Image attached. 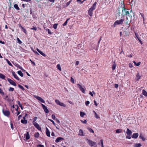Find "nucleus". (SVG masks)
I'll use <instances>...</instances> for the list:
<instances>
[{"label": "nucleus", "mask_w": 147, "mask_h": 147, "mask_svg": "<svg viewBox=\"0 0 147 147\" xmlns=\"http://www.w3.org/2000/svg\"><path fill=\"white\" fill-rule=\"evenodd\" d=\"M98 144L100 145L102 147H104L103 146V140H100V142L98 143Z\"/></svg>", "instance_id": "b1692460"}, {"label": "nucleus", "mask_w": 147, "mask_h": 147, "mask_svg": "<svg viewBox=\"0 0 147 147\" xmlns=\"http://www.w3.org/2000/svg\"><path fill=\"white\" fill-rule=\"evenodd\" d=\"M117 12L119 14V16H124L125 15L127 16L129 14V11H127V9L125 8V5L123 4H122L117 9Z\"/></svg>", "instance_id": "f257e3e1"}, {"label": "nucleus", "mask_w": 147, "mask_h": 147, "mask_svg": "<svg viewBox=\"0 0 147 147\" xmlns=\"http://www.w3.org/2000/svg\"><path fill=\"white\" fill-rule=\"evenodd\" d=\"M115 131H116V132L117 133H121L122 132V129H118L116 130Z\"/></svg>", "instance_id": "c85d7f7f"}, {"label": "nucleus", "mask_w": 147, "mask_h": 147, "mask_svg": "<svg viewBox=\"0 0 147 147\" xmlns=\"http://www.w3.org/2000/svg\"><path fill=\"white\" fill-rule=\"evenodd\" d=\"M0 43H1L3 44H5V42L3 41H2L1 40H0Z\"/></svg>", "instance_id": "69168bd1"}, {"label": "nucleus", "mask_w": 147, "mask_h": 147, "mask_svg": "<svg viewBox=\"0 0 147 147\" xmlns=\"http://www.w3.org/2000/svg\"><path fill=\"white\" fill-rule=\"evenodd\" d=\"M6 61L7 62V63L8 64H11V63L7 59H6Z\"/></svg>", "instance_id": "bf43d9fd"}, {"label": "nucleus", "mask_w": 147, "mask_h": 147, "mask_svg": "<svg viewBox=\"0 0 147 147\" xmlns=\"http://www.w3.org/2000/svg\"><path fill=\"white\" fill-rule=\"evenodd\" d=\"M18 67H19V68L21 69L22 70L23 69L22 68V67H21L19 65H18V66H17Z\"/></svg>", "instance_id": "774afa93"}, {"label": "nucleus", "mask_w": 147, "mask_h": 147, "mask_svg": "<svg viewBox=\"0 0 147 147\" xmlns=\"http://www.w3.org/2000/svg\"><path fill=\"white\" fill-rule=\"evenodd\" d=\"M7 80L11 84L14 86H16V84L13 80H12L8 78Z\"/></svg>", "instance_id": "9b49d317"}, {"label": "nucleus", "mask_w": 147, "mask_h": 147, "mask_svg": "<svg viewBox=\"0 0 147 147\" xmlns=\"http://www.w3.org/2000/svg\"><path fill=\"white\" fill-rule=\"evenodd\" d=\"M64 140V139L63 138L61 137H59L56 139L55 140V142L56 143H58L60 141L62 140Z\"/></svg>", "instance_id": "4468645a"}, {"label": "nucleus", "mask_w": 147, "mask_h": 147, "mask_svg": "<svg viewBox=\"0 0 147 147\" xmlns=\"http://www.w3.org/2000/svg\"><path fill=\"white\" fill-rule=\"evenodd\" d=\"M140 78L141 76L138 73L136 76V80H138Z\"/></svg>", "instance_id": "cd10ccee"}, {"label": "nucleus", "mask_w": 147, "mask_h": 147, "mask_svg": "<svg viewBox=\"0 0 147 147\" xmlns=\"http://www.w3.org/2000/svg\"><path fill=\"white\" fill-rule=\"evenodd\" d=\"M80 116L81 117H84V115H86V113H85L83 112L82 111H80Z\"/></svg>", "instance_id": "c756f323"}, {"label": "nucleus", "mask_w": 147, "mask_h": 147, "mask_svg": "<svg viewBox=\"0 0 147 147\" xmlns=\"http://www.w3.org/2000/svg\"><path fill=\"white\" fill-rule=\"evenodd\" d=\"M37 100H38V102L41 104H42V103H45V101L41 97L37 96Z\"/></svg>", "instance_id": "6e6552de"}, {"label": "nucleus", "mask_w": 147, "mask_h": 147, "mask_svg": "<svg viewBox=\"0 0 147 147\" xmlns=\"http://www.w3.org/2000/svg\"><path fill=\"white\" fill-rule=\"evenodd\" d=\"M9 91H13L14 90V88L12 87H10L9 89Z\"/></svg>", "instance_id": "49530a36"}, {"label": "nucleus", "mask_w": 147, "mask_h": 147, "mask_svg": "<svg viewBox=\"0 0 147 147\" xmlns=\"http://www.w3.org/2000/svg\"><path fill=\"white\" fill-rule=\"evenodd\" d=\"M124 21V20L122 19H121L120 20H117L114 23L113 26L114 27H115V26L117 25L122 24Z\"/></svg>", "instance_id": "7ed1b4c3"}, {"label": "nucleus", "mask_w": 147, "mask_h": 147, "mask_svg": "<svg viewBox=\"0 0 147 147\" xmlns=\"http://www.w3.org/2000/svg\"><path fill=\"white\" fill-rule=\"evenodd\" d=\"M89 94L92 96H93V94L92 93V92H89Z\"/></svg>", "instance_id": "052dcab7"}, {"label": "nucleus", "mask_w": 147, "mask_h": 147, "mask_svg": "<svg viewBox=\"0 0 147 147\" xmlns=\"http://www.w3.org/2000/svg\"><path fill=\"white\" fill-rule=\"evenodd\" d=\"M14 7L16 9H17L18 10L20 9L18 5L16 4H15L14 5Z\"/></svg>", "instance_id": "473e14b6"}, {"label": "nucleus", "mask_w": 147, "mask_h": 147, "mask_svg": "<svg viewBox=\"0 0 147 147\" xmlns=\"http://www.w3.org/2000/svg\"><path fill=\"white\" fill-rule=\"evenodd\" d=\"M52 118L53 119H55V118H56V117H55V115L54 114H53L52 115Z\"/></svg>", "instance_id": "13d9d810"}, {"label": "nucleus", "mask_w": 147, "mask_h": 147, "mask_svg": "<svg viewBox=\"0 0 147 147\" xmlns=\"http://www.w3.org/2000/svg\"><path fill=\"white\" fill-rule=\"evenodd\" d=\"M12 74L13 76L17 80H20L19 78L18 77L17 75L13 71L12 72Z\"/></svg>", "instance_id": "2eb2a0df"}, {"label": "nucleus", "mask_w": 147, "mask_h": 147, "mask_svg": "<svg viewBox=\"0 0 147 147\" xmlns=\"http://www.w3.org/2000/svg\"><path fill=\"white\" fill-rule=\"evenodd\" d=\"M141 146V144L140 143L135 144L134 145V147H140Z\"/></svg>", "instance_id": "393cba45"}, {"label": "nucleus", "mask_w": 147, "mask_h": 147, "mask_svg": "<svg viewBox=\"0 0 147 147\" xmlns=\"http://www.w3.org/2000/svg\"><path fill=\"white\" fill-rule=\"evenodd\" d=\"M135 35H136V36L137 37V38L138 39V40L140 42V43L142 45V44H143L142 42L141 41V40H140V39L138 37H137V36L136 33H135Z\"/></svg>", "instance_id": "e433bc0d"}, {"label": "nucleus", "mask_w": 147, "mask_h": 147, "mask_svg": "<svg viewBox=\"0 0 147 147\" xmlns=\"http://www.w3.org/2000/svg\"><path fill=\"white\" fill-rule=\"evenodd\" d=\"M115 87L116 88H117L118 87V85L117 84H115Z\"/></svg>", "instance_id": "e2e57ef3"}, {"label": "nucleus", "mask_w": 147, "mask_h": 147, "mask_svg": "<svg viewBox=\"0 0 147 147\" xmlns=\"http://www.w3.org/2000/svg\"><path fill=\"white\" fill-rule=\"evenodd\" d=\"M139 138L142 139L143 141H144L146 140L145 138L143 136L142 134L141 133L140 134Z\"/></svg>", "instance_id": "a211bd4d"}, {"label": "nucleus", "mask_w": 147, "mask_h": 147, "mask_svg": "<svg viewBox=\"0 0 147 147\" xmlns=\"http://www.w3.org/2000/svg\"><path fill=\"white\" fill-rule=\"evenodd\" d=\"M131 135H128L127 136H126V138L129 139H130L131 138V137L130 136Z\"/></svg>", "instance_id": "09e8293b"}, {"label": "nucleus", "mask_w": 147, "mask_h": 147, "mask_svg": "<svg viewBox=\"0 0 147 147\" xmlns=\"http://www.w3.org/2000/svg\"><path fill=\"white\" fill-rule=\"evenodd\" d=\"M81 121L82 122V123H83L85 124L86 123L87 121L86 120H84V121L83 120H81Z\"/></svg>", "instance_id": "37998d69"}, {"label": "nucleus", "mask_w": 147, "mask_h": 147, "mask_svg": "<svg viewBox=\"0 0 147 147\" xmlns=\"http://www.w3.org/2000/svg\"><path fill=\"white\" fill-rule=\"evenodd\" d=\"M71 81L73 83H74V80L73 78L72 77L71 78Z\"/></svg>", "instance_id": "a18cd8bd"}, {"label": "nucleus", "mask_w": 147, "mask_h": 147, "mask_svg": "<svg viewBox=\"0 0 147 147\" xmlns=\"http://www.w3.org/2000/svg\"><path fill=\"white\" fill-rule=\"evenodd\" d=\"M37 129L40 130H41V128L37 124Z\"/></svg>", "instance_id": "4d7b16f0"}, {"label": "nucleus", "mask_w": 147, "mask_h": 147, "mask_svg": "<svg viewBox=\"0 0 147 147\" xmlns=\"http://www.w3.org/2000/svg\"><path fill=\"white\" fill-rule=\"evenodd\" d=\"M57 67L59 70L60 71H61V69L60 65H57Z\"/></svg>", "instance_id": "c9c22d12"}, {"label": "nucleus", "mask_w": 147, "mask_h": 147, "mask_svg": "<svg viewBox=\"0 0 147 147\" xmlns=\"http://www.w3.org/2000/svg\"><path fill=\"white\" fill-rule=\"evenodd\" d=\"M0 94L2 95H4V93L2 90L0 88Z\"/></svg>", "instance_id": "de8ad7c7"}, {"label": "nucleus", "mask_w": 147, "mask_h": 147, "mask_svg": "<svg viewBox=\"0 0 147 147\" xmlns=\"http://www.w3.org/2000/svg\"><path fill=\"white\" fill-rule=\"evenodd\" d=\"M85 0H84L82 1H81L80 0H77V1L78 2H79L80 4L82 3L83 2H84Z\"/></svg>", "instance_id": "603ef678"}, {"label": "nucleus", "mask_w": 147, "mask_h": 147, "mask_svg": "<svg viewBox=\"0 0 147 147\" xmlns=\"http://www.w3.org/2000/svg\"><path fill=\"white\" fill-rule=\"evenodd\" d=\"M126 133L128 135H131L132 134V132L128 128L127 129Z\"/></svg>", "instance_id": "6ab92c4d"}, {"label": "nucleus", "mask_w": 147, "mask_h": 147, "mask_svg": "<svg viewBox=\"0 0 147 147\" xmlns=\"http://www.w3.org/2000/svg\"><path fill=\"white\" fill-rule=\"evenodd\" d=\"M94 105L96 106H97L98 105V104L95 100L94 101Z\"/></svg>", "instance_id": "680f3d73"}, {"label": "nucleus", "mask_w": 147, "mask_h": 147, "mask_svg": "<svg viewBox=\"0 0 147 147\" xmlns=\"http://www.w3.org/2000/svg\"><path fill=\"white\" fill-rule=\"evenodd\" d=\"M11 127L12 128V129H13V124L12 123H11L10 124Z\"/></svg>", "instance_id": "338daca9"}, {"label": "nucleus", "mask_w": 147, "mask_h": 147, "mask_svg": "<svg viewBox=\"0 0 147 147\" xmlns=\"http://www.w3.org/2000/svg\"><path fill=\"white\" fill-rule=\"evenodd\" d=\"M24 137L26 138L27 140H28L30 138V135L29 133L28 132H27L26 134H24Z\"/></svg>", "instance_id": "ddd939ff"}, {"label": "nucleus", "mask_w": 147, "mask_h": 147, "mask_svg": "<svg viewBox=\"0 0 147 147\" xmlns=\"http://www.w3.org/2000/svg\"><path fill=\"white\" fill-rule=\"evenodd\" d=\"M48 119L50 121H51V122L53 123V124L54 125H55V124L54 122L52 120L49 119Z\"/></svg>", "instance_id": "3c124183"}, {"label": "nucleus", "mask_w": 147, "mask_h": 147, "mask_svg": "<svg viewBox=\"0 0 147 147\" xmlns=\"http://www.w3.org/2000/svg\"><path fill=\"white\" fill-rule=\"evenodd\" d=\"M138 136V133H134L133 134L132 136V138H136Z\"/></svg>", "instance_id": "dca6fc26"}, {"label": "nucleus", "mask_w": 147, "mask_h": 147, "mask_svg": "<svg viewBox=\"0 0 147 147\" xmlns=\"http://www.w3.org/2000/svg\"><path fill=\"white\" fill-rule=\"evenodd\" d=\"M69 20V19H67L65 21V22H64V23L63 24V26H66L67 24V21H68V20Z\"/></svg>", "instance_id": "58836bf2"}, {"label": "nucleus", "mask_w": 147, "mask_h": 147, "mask_svg": "<svg viewBox=\"0 0 147 147\" xmlns=\"http://www.w3.org/2000/svg\"><path fill=\"white\" fill-rule=\"evenodd\" d=\"M93 112L94 113V117L96 118L97 119H99L100 118L99 116L98 115H97L95 111H93Z\"/></svg>", "instance_id": "a878e982"}, {"label": "nucleus", "mask_w": 147, "mask_h": 147, "mask_svg": "<svg viewBox=\"0 0 147 147\" xmlns=\"http://www.w3.org/2000/svg\"><path fill=\"white\" fill-rule=\"evenodd\" d=\"M88 129L89 131L92 133H94V131L90 127H88L87 128Z\"/></svg>", "instance_id": "72a5a7b5"}, {"label": "nucleus", "mask_w": 147, "mask_h": 147, "mask_svg": "<svg viewBox=\"0 0 147 147\" xmlns=\"http://www.w3.org/2000/svg\"><path fill=\"white\" fill-rule=\"evenodd\" d=\"M18 74L21 77L23 76V74L21 71H18Z\"/></svg>", "instance_id": "bb28decb"}, {"label": "nucleus", "mask_w": 147, "mask_h": 147, "mask_svg": "<svg viewBox=\"0 0 147 147\" xmlns=\"http://www.w3.org/2000/svg\"><path fill=\"white\" fill-rule=\"evenodd\" d=\"M77 86L80 90L84 93H85V90L84 88H83L81 85L79 84H77Z\"/></svg>", "instance_id": "9d476101"}, {"label": "nucleus", "mask_w": 147, "mask_h": 147, "mask_svg": "<svg viewBox=\"0 0 147 147\" xmlns=\"http://www.w3.org/2000/svg\"><path fill=\"white\" fill-rule=\"evenodd\" d=\"M21 27L23 31L25 33H26V30L25 29H24L23 27L22 26H21Z\"/></svg>", "instance_id": "79ce46f5"}, {"label": "nucleus", "mask_w": 147, "mask_h": 147, "mask_svg": "<svg viewBox=\"0 0 147 147\" xmlns=\"http://www.w3.org/2000/svg\"><path fill=\"white\" fill-rule=\"evenodd\" d=\"M37 51H38L41 55L45 57L46 55L42 51H40L39 49H37Z\"/></svg>", "instance_id": "5701e85b"}, {"label": "nucleus", "mask_w": 147, "mask_h": 147, "mask_svg": "<svg viewBox=\"0 0 147 147\" xmlns=\"http://www.w3.org/2000/svg\"><path fill=\"white\" fill-rule=\"evenodd\" d=\"M55 102L56 104L57 105H59L61 106H63V107H65L66 105L64 104L63 103L61 102L58 99H56L55 100Z\"/></svg>", "instance_id": "39448f33"}, {"label": "nucleus", "mask_w": 147, "mask_h": 147, "mask_svg": "<svg viewBox=\"0 0 147 147\" xmlns=\"http://www.w3.org/2000/svg\"><path fill=\"white\" fill-rule=\"evenodd\" d=\"M116 67V65H113L112 67V69L113 70H114Z\"/></svg>", "instance_id": "8fccbe9b"}, {"label": "nucleus", "mask_w": 147, "mask_h": 147, "mask_svg": "<svg viewBox=\"0 0 147 147\" xmlns=\"http://www.w3.org/2000/svg\"><path fill=\"white\" fill-rule=\"evenodd\" d=\"M96 2H95L93 4V5L88 10V13L90 16H92L93 14V11L96 9Z\"/></svg>", "instance_id": "f03ea898"}, {"label": "nucleus", "mask_w": 147, "mask_h": 147, "mask_svg": "<svg viewBox=\"0 0 147 147\" xmlns=\"http://www.w3.org/2000/svg\"><path fill=\"white\" fill-rule=\"evenodd\" d=\"M41 105L44 111L46 113H49V111L47 109V107L43 104H41Z\"/></svg>", "instance_id": "0eeeda50"}, {"label": "nucleus", "mask_w": 147, "mask_h": 147, "mask_svg": "<svg viewBox=\"0 0 147 147\" xmlns=\"http://www.w3.org/2000/svg\"><path fill=\"white\" fill-rule=\"evenodd\" d=\"M37 147H44V146L43 145L41 144H38L37 145Z\"/></svg>", "instance_id": "6e6d98bb"}, {"label": "nucleus", "mask_w": 147, "mask_h": 147, "mask_svg": "<svg viewBox=\"0 0 147 147\" xmlns=\"http://www.w3.org/2000/svg\"><path fill=\"white\" fill-rule=\"evenodd\" d=\"M37 119V117H35L34 118V120L33 121V123L34 126L37 128V123L36 122Z\"/></svg>", "instance_id": "aec40b11"}, {"label": "nucleus", "mask_w": 147, "mask_h": 147, "mask_svg": "<svg viewBox=\"0 0 147 147\" xmlns=\"http://www.w3.org/2000/svg\"><path fill=\"white\" fill-rule=\"evenodd\" d=\"M90 103V102L88 101H87L85 102V104L86 106H87Z\"/></svg>", "instance_id": "864d4df0"}, {"label": "nucleus", "mask_w": 147, "mask_h": 147, "mask_svg": "<svg viewBox=\"0 0 147 147\" xmlns=\"http://www.w3.org/2000/svg\"><path fill=\"white\" fill-rule=\"evenodd\" d=\"M86 140L88 141V144L90 146H94L96 145V142H94L88 139H86Z\"/></svg>", "instance_id": "20e7f679"}, {"label": "nucleus", "mask_w": 147, "mask_h": 147, "mask_svg": "<svg viewBox=\"0 0 147 147\" xmlns=\"http://www.w3.org/2000/svg\"><path fill=\"white\" fill-rule=\"evenodd\" d=\"M142 94L145 96L147 97V92L145 90H142Z\"/></svg>", "instance_id": "412c9836"}, {"label": "nucleus", "mask_w": 147, "mask_h": 147, "mask_svg": "<svg viewBox=\"0 0 147 147\" xmlns=\"http://www.w3.org/2000/svg\"><path fill=\"white\" fill-rule=\"evenodd\" d=\"M12 98H11L10 97L8 98V96L7 95H6L5 97L4 98L7 101H8L9 102H12L14 100V98L13 97H12Z\"/></svg>", "instance_id": "423d86ee"}, {"label": "nucleus", "mask_w": 147, "mask_h": 147, "mask_svg": "<svg viewBox=\"0 0 147 147\" xmlns=\"http://www.w3.org/2000/svg\"><path fill=\"white\" fill-rule=\"evenodd\" d=\"M18 87L19 88L21 89L22 90H24V88L22 86H21L20 85H19Z\"/></svg>", "instance_id": "a19ab883"}, {"label": "nucleus", "mask_w": 147, "mask_h": 147, "mask_svg": "<svg viewBox=\"0 0 147 147\" xmlns=\"http://www.w3.org/2000/svg\"><path fill=\"white\" fill-rule=\"evenodd\" d=\"M21 122L22 123H23L24 124H26L27 123V121L26 120L22 119L21 120Z\"/></svg>", "instance_id": "2f4dec72"}, {"label": "nucleus", "mask_w": 147, "mask_h": 147, "mask_svg": "<svg viewBox=\"0 0 147 147\" xmlns=\"http://www.w3.org/2000/svg\"><path fill=\"white\" fill-rule=\"evenodd\" d=\"M17 40H18V42H19V43L22 42L18 38H17Z\"/></svg>", "instance_id": "0e129e2a"}, {"label": "nucleus", "mask_w": 147, "mask_h": 147, "mask_svg": "<svg viewBox=\"0 0 147 147\" xmlns=\"http://www.w3.org/2000/svg\"><path fill=\"white\" fill-rule=\"evenodd\" d=\"M20 102L19 101H18V104L19 105V106L22 109H23L22 107V105L20 103Z\"/></svg>", "instance_id": "4c0bfd02"}, {"label": "nucleus", "mask_w": 147, "mask_h": 147, "mask_svg": "<svg viewBox=\"0 0 147 147\" xmlns=\"http://www.w3.org/2000/svg\"><path fill=\"white\" fill-rule=\"evenodd\" d=\"M0 78L3 79H4L5 76L1 74H0Z\"/></svg>", "instance_id": "f704fd0d"}, {"label": "nucleus", "mask_w": 147, "mask_h": 147, "mask_svg": "<svg viewBox=\"0 0 147 147\" xmlns=\"http://www.w3.org/2000/svg\"><path fill=\"white\" fill-rule=\"evenodd\" d=\"M47 30L48 31V33L49 34H52L51 31L49 29H47Z\"/></svg>", "instance_id": "c03bdc74"}, {"label": "nucleus", "mask_w": 147, "mask_h": 147, "mask_svg": "<svg viewBox=\"0 0 147 147\" xmlns=\"http://www.w3.org/2000/svg\"><path fill=\"white\" fill-rule=\"evenodd\" d=\"M85 133L84 131L81 129H80L79 131L78 135L80 136H85Z\"/></svg>", "instance_id": "1a4fd4ad"}, {"label": "nucleus", "mask_w": 147, "mask_h": 147, "mask_svg": "<svg viewBox=\"0 0 147 147\" xmlns=\"http://www.w3.org/2000/svg\"><path fill=\"white\" fill-rule=\"evenodd\" d=\"M124 24L126 25H127V27L129 28V25L128 24V22L127 21H125L124 23Z\"/></svg>", "instance_id": "7c9ffc66"}, {"label": "nucleus", "mask_w": 147, "mask_h": 147, "mask_svg": "<svg viewBox=\"0 0 147 147\" xmlns=\"http://www.w3.org/2000/svg\"><path fill=\"white\" fill-rule=\"evenodd\" d=\"M129 14L127 15V16H129V17L131 18H132V16L134 15V13L132 12V10L130 11V13L129 12Z\"/></svg>", "instance_id": "4be33fe9"}, {"label": "nucleus", "mask_w": 147, "mask_h": 147, "mask_svg": "<svg viewBox=\"0 0 147 147\" xmlns=\"http://www.w3.org/2000/svg\"><path fill=\"white\" fill-rule=\"evenodd\" d=\"M71 1H69L67 3L66 5L67 6H68L69 5Z\"/></svg>", "instance_id": "5fc2aeb1"}, {"label": "nucleus", "mask_w": 147, "mask_h": 147, "mask_svg": "<svg viewBox=\"0 0 147 147\" xmlns=\"http://www.w3.org/2000/svg\"><path fill=\"white\" fill-rule=\"evenodd\" d=\"M57 25L58 24H54L53 27L55 29H56L57 28Z\"/></svg>", "instance_id": "ea45409f"}, {"label": "nucleus", "mask_w": 147, "mask_h": 147, "mask_svg": "<svg viewBox=\"0 0 147 147\" xmlns=\"http://www.w3.org/2000/svg\"><path fill=\"white\" fill-rule=\"evenodd\" d=\"M3 112L4 115L7 116H8L10 114V113L8 111H4L3 110Z\"/></svg>", "instance_id": "f8f14e48"}, {"label": "nucleus", "mask_w": 147, "mask_h": 147, "mask_svg": "<svg viewBox=\"0 0 147 147\" xmlns=\"http://www.w3.org/2000/svg\"><path fill=\"white\" fill-rule=\"evenodd\" d=\"M46 134L47 136L48 137H50V131H49L48 129V128L47 127H46Z\"/></svg>", "instance_id": "f3484780"}]
</instances>
